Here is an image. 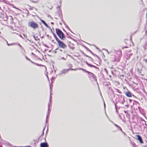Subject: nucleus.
I'll list each match as a JSON object with an SVG mask.
<instances>
[{"instance_id": "a19ab883", "label": "nucleus", "mask_w": 147, "mask_h": 147, "mask_svg": "<svg viewBox=\"0 0 147 147\" xmlns=\"http://www.w3.org/2000/svg\"><path fill=\"white\" fill-rule=\"evenodd\" d=\"M118 127L119 129H120V127H121L120 126H118V127Z\"/></svg>"}, {"instance_id": "3c124183", "label": "nucleus", "mask_w": 147, "mask_h": 147, "mask_svg": "<svg viewBox=\"0 0 147 147\" xmlns=\"http://www.w3.org/2000/svg\"><path fill=\"white\" fill-rule=\"evenodd\" d=\"M3 38V39H4L5 40V39H4V38Z\"/></svg>"}, {"instance_id": "09e8293b", "label": "nucleus", "mask_w": 147, "mask_h": 147, "mask_svg": "<svg viewBox=\"0 0 147 147\" xmlns=\"http://www.w3.org/2000/svg\"><path fill=\"white\" fill-rule=\"evenodd\" d=\"M105 70L106 71H107V70H106V69H105Z\"/></svg>"}, {"instance_id": "c85d7f7f", "label": "nucleus", "mask_w": 147, "mask_h": 147, "mask_svg": "<svg viewBox=\"0 0 147 147\" xmlns=\"http://www.w3.org/2000/svg\"><path fill=\"white\" fill-rule=\"evenodd\" d=\"M10 16L11 17L10 20H13V18L12 17V16Z\"/></svg>"}, {"instance_id": "864d4df0", "label": "nucleus", "mask_w": 147, "mask_h": 147, "mask_svg": "<svg viewBox=\"0 0 147 147\" xmlns=\"http://www.w3.org/2000/svg\"><path fill=\"white\" fill-rule=\"evenodd\" d=\"M104 105L105 107V104Z\"/></svg>"}, {"instance_id": "9d476101", "label": "nucleus", "mask_w": 147, "mask_h": 147, "mask_svg": "<svg viewBox=\"0 0 147 147\" xmlns=\"http://www.w3.org/2000/svg\"><path fill=\"white\" fill-rule=\"evenodd\" d=\"M50 29L51 30V32L52 34L54 36V37L56 39V40H57L58 39V38L57 37L56 35L53 32V31L51 29V28H50Z\"/></svg>"}, {"instance_id": "c03bdc74", "label": "nucleus", "mask_w": 147, "mask_h": 147, "mask_svg": "<svg viewBox=\"0 0 147 147\" xmlns=\"http://www.w3.org/2000/svg\"><path fill=\"white\" fill-rule=\"evenodd\" d=\"M51 87H52V86H51V85H50V88L51 89Z\"/></svg>"}, {"instance_id": "393cba45", "label": "nucleus", "mask_w": 147, "mask_h": 147, "mask_svg": "<svg viewBox=\"0 0 147 147\" xmlns=\"http://www.w3.org/2000/svg\"><path fill=\"white\" fill-rule=\"evenodd\" d=\"M92 67H94V68H98L96 66H95L94 65H92Z\"/></svg>"}, {"instance_id": "aec40b11", "label": "nucleus", "mask_w": 147, "mask_h": 147, "mask_svg": "<svg viewBox=\"0 0 147 147\" xmlns=\"http://www.w3.org/2000/svg\"><path fill=\"white\" fill-rule=\"evenodd\" d=\"M120 130L121 132L124 134H125V133H124L123 131L122 130V129H121V127H120V129H119Z\"/></svg>"}, {"instance_id": "6e6552de", "label": "nucleus", "mask_w": 147, "mask_h": 147, "mask_svg": "<svg viewBox=\"0 0 147 147\" xmlns=\"http://www.w3.org/2000/svg\"><path fill=\"white\" fill-rule=\"evenodd\" d=\"M136 136L138 138V139L139 141L140 142L141 144L143 143V142L141 136L139 135H137Z\"/></svg>"}, {"instance_id": "4be33fe9", "label": "nucleus", "mask_w": 147, "mask_h": 147, "mask_svg": "<svg viewBox=\"0 0 147 147\" xmlns=\"http://www.w3.org/2000/svg\"><path fill=\"white\" fill-rule=\"evenodd\" d=\"M103 49L105 50L106 51H107V53H108V54H109V52H108V51L106 49Z\"/></svg>"}, {"instance_id": "b1692460", "label": "nucleus", "mask_w": 147, "mask_h": 147, "mask_svg": "<svg viewBox=\"0 0 147 147\" xmlns=\"http://www.w3.org/2000/svg\"><path fill=\"white\" fill-rule=\"evenodd\" d=\"M49 104L48 105V114H49Z\"/></svg>"}, {"instance_id": "2f4dec72", "label": "nucleus", "mask_w": 147, "mask_h": 147, "mask_svg": "<svg viewBox=\"0 0 147 147\" xmlns=\"http://www.w3.org/2000/svg\"><path fill=\"white\" fill-rule=\"evenodd\" d=\"M19 36L20 37H22V35L21 34H19Z\"/></svg>"}, {"instance_id": "5701e85b", "label": "nucleus", "mask_w": 147, "mask_h": 147, "mask_svg": "<svg viewBox=\"0 0 147 147\" xmlns=\"http://www.w3.org/2000/svg\"><path fill=\"white\" fill-rule=\"evenodd\" d=\"M30 1L33 3H37V1H33L32 0H30Z\"/></svg>"}, {"instance_id": "ea45409f", "label": "nucleus", "mask_w": 147, "mask_h": 147, "mask_svg": "<svg viewBox=\"0 0 147 147\" xmlns=\"http://www.w3.org/2000/svg\"><path fill=\"white\" fill-rule=\"evenodd\" d=\"M72 66V65L71 64L70 65V68Z\"/></svg>"}, {"instance_id": "9b49d317", "label": "nucleus", "mask_w": 147, "mask_h": 147, "mask_svg": "<svg viewBox=\"0 0 147 147\" xmlns=\"http://www.w3.org/2000/svg\"><path fill=\"white\" fill-rule=\"evenodd\" d=\"M126 96L128 97H131V93L129 91L127 92L126 93Z\"/></svg>"}, {"instance_id": "20e7f679", "label": "nucleus", "mask_w": 147, "mask_h": 147, "mask_svg": "<svg viewBox=\"0 0 147 147\" xmlns=\"http://www.w3.org/2000/svg\"><path fill=\"white\" fill-rule=\"evenodd\" d=\"M86 72L88 73V76L89 78L92 77L93 79L96 80V76L93 73L87 71Z\"/></svg>"}, {"instance_id": "f704fd0d", "label": "nucleus", "mask_w": 147, "mask_h": 147, "mask_svg": "<svg viewBox=\"0 0 147 147\" xmlns=\"http://www.w3.org/2000/svg\"><path fill=\"white\" fill-rule=\"evenodd\" d=\"M14 7L15 8L17 9H19V10H20V9H18V8H16V7Z\"/></svg>"}, {"instance_id": "58836bf2", "label": "nucleus", "mask_w": 147, "mask_h": 147, "mask_svg": "<svg viewBox=\"0 0 147 147\" xmlns=\"http://www.w3.org/2000/svg\"><path fill=\"white\" fill-rule=\"evenodd\" d=\"M131 50L130 49L128 51L129 52H131Z\"/></svg>"}, {"instance_id": "7ed1b4c3", "label": "nucleus", "mask_w": 147, "mask_h": 147, "mask_svg": "<svg viewBox=\"0 0 147 147\" xmlns=\"http://www.w3.org/2000/svg\"><path fill=\"white\" fill-rule=\"evenodd\" d=\"M59 47L63 49H65L66 47L67 46L63 42L60 41L59 39L57 40Z\"/></svg>"}, {"instance_id": "c9c22d12", "label": "nucleus", "mask_w": 147, "mask_h": 147, "mask_svg": "<svg viewBox=\"0 0 147 147\" xmlns=\"http://www.w3.org/2000/svg\"><path fill=\"white\" fill-rule=\"evenodd\" d=\"M127 47H122V49H123L124 48H127Z\"/></svg>"}, {"instance_id": "de8ad7c7", "label": "nucleus", "mask_w": 147, "mask_h": 147, "mask_svg": "<svg viewBox=\"0 0 147 147\" xmlns=\"http://www.w3.org/2000/svg\"><path fill=\"white\" fill-rule=\"evenodd\" d=\"M48 117V116L47 115V118Z\"/></svg>"}, {"instance_id": "e433bc0d", "label": "nucleus", "mask_w": 147, "mask_h": 147, "mask_svg": "<svg viewBox=\"0 0 147 147\" xmlns=\"http://www.w3.org/2000/svg\"><path fill=\"white\" fill-rule=\"evenodd\" d=\"M51 24H53V25L54 24V23L53 22H51Z\"/></svg>"}, {"instance_id": "72a5a7b5", "label": "nucleus", "mask_w": 147, "mask_h": 147, "mask_svg": "<svg viewBox=\"0 0 147 147\" xmlns=\"http://www.w3.org/2000/svg\"><path fill=\"white\" fill-rule=\"evenodd\" d=\"M33 37H34V38L35 39V40H36V36H33Z\"/></svg>"}, {"instance_id": "a211bd4d", "label": "nucleus", "mask_w": 147, "mask_h": 147, "mask_svg": "<svg viewBox=\"0 0 147 147\" xmlns=\"http://www.w3.org/2000/svg\"><path fill=\"white\" fill-rule=\"evenodd\" d=\"M144 61L146 63H147V59H144Z\"/></svg>"}, {"instance_id": "c756f323", "label": "nucleus", "mask_w": 147, "mask_h": 147, "mask_svg": "<svg viewBox=\"0 0 147 147\" xmlns=\"http://www.w3.org/2000/svg\"><path fill=\"white\" fill-rule=\"evenodd\" d=\"M114 125H115V126H116V127H118V126L117 125V124H114Z\"/></svg>"}, {"instance_id": "7c9ffc66", "label": "nucleus", "mask_w": 147, "mask_h": 147, "mask_svg": "<svg viewBox=\"0 0 147 147\" xmlns=\"http://www.w3.org/2000/svg\"><path fill=\"white\" fill-rule=\"evenodd\" d=\"M124 112L125 113H128V112H127V111H124Z\"/></svg>"}, {"instance_id": "423d86ee", "label": "nucleus", "mask_w": 147, "mask_h": 147, "mask_svg": "<svg viewBox=\"0 0 147 147\" xmlns=\"http://www.w3.org/2000/svg\"><path fill=\"white\" fill-rule=\"evenodd\" d=\"M69 70H70V69H63L60 72V74L61 75L63 74L66 73Z\"/></svg>"}, {"instance_id": "f8f14e48", "label": "nucleus", "mask_w": 147, "mask_h": 147, "mask_svg": "<svg viewBox=\"0 0 147 147\" xmlns=\"http://www.w3.org/2000/svg\"><path fill=\"white\" fill-rule=\"evenodd\" d=\"M120 60V57H118L117 58L115 59L114 61H116L117 62H119Z\"/></svg>"}, {"instance_id": "8fccbe9b", "label": "nucleus", "mask_w": 147, "mask_h": 147, "mask_svg": "<svg viewBox=\"0 0 147 147\" xmlns=\"http://www.w3.org/2000/svg\"><path fill=\"white\" fill-rule=\"evenodd\" d=\"M46 122H47V119H46Z\"/></svg>"}, {"instance_id": "2eb2a0df", "label": "nucleus", "mask_w": 147, "mask_h": 147, "mask_svg": "<svg viewBox=\"0 0 147 147\" xmlns=\"http://www.w3.org/2000/svg\"><path fill=\"white\" fill-rule=\"evenodd\" d=\"M86 64L88 66L90 67H92V65L91 64L88 63V62H86Z\"/></svg>"}, {"instance_id": "a878e982", "label": "nucleus", "mask_w": 147, "mask_h": 147, "mask_svg": "<svg viewBox=\"0 0 147 147\" xmlns=\"http://www.w3.org/2000/svg\"><path fill=\"white\" fill-rule=\"evenodd\" d=\"M70 70H76V69H74L72 68H71V67H70Z\"/></svg>"}, {"instance_id": "412c9836", "label": "nucleus", "mask_w": 147, "mask_h": 147, "mask_svg": "<svg viewBox=\"0 0 147 147\" xmlns=\"http://www.w3.org/2000/svg\"><path fill=\"white\" fill-rule=\"evenodd\" d=\"M66 26V27L68 28V30H70L71 32V30L67 26Z\"/></svg>"}, {"instance_id": "79ce46f5", "label": "nucleus", "mask_w": 147, "mask_h": 147, "mask_svg": "<svg viewBox=\"0 0 147 147\" xmlns=\"http://www.w3.org/2000/svg\"><path fill=\"white\" fill-rule=\"evenodd\" d=\"M62 59H64V60H65V59H64V57H62Z\"/></svg>"}, {"instance_id": "5fc2aeb1", "label": "nucleus", "mask_w": 147, "mask_h": 147, "mask_svg": "<svg viewBox=\"0 0 147 147\" xmlns=\"http://www.w3.org/2000/svg\"><path fill=\"white\" fill-rule=\"evenodd\" d=\"M26 58L27 59H28V58H27V57H26Z\"/></svg>"}, {"instance_id": "ddd939ff", "label": "nucleus", "mask_w": 147, "mask_h": 147, "mask_svg": "<svg viewBox=\"0 0 147 147\" xmlns=\"http://www.w3.org/2000/svg\"><path fill=\"white\" fill-rule=\"evenodd\" d=\"M78 70H83L85 72H87V71L84 69H83V68H79V69H78Z\"/></svg>"}, {"instance_id": "39448f33", "label": "nucleus", "mask_w": 147, "mask_h": 147, "mask_svg": "<svg viewBox=\"0 0 147 147\" xmlns=\"http://www.w3.org/2000/svg\"><path fill=\"white\" fill-rule=\"evenodd\" d=\"M132 53L128 54L127 53H126L125 55V57L127 60H128L130 58L131 56H132Z\"/></svg>"}, {"instance_id": "4c0bfd02", "label": "nucleus", "mask_w": 147, "mask_h": 147, "mask_svg": "<svg viewBox=\"0 0 147 147\" xmlns=\"http://www.w3.org/2000/svg\"><path fill=\"white\" fill-rule=\"evenodd\" d=\"M28 60L30 61L31 62H32L31 60H30V59H28Z\"/></svg>"}, {"instance_id": "603ef678", "label": "nucleus", "mask_w": 147, "mask_h": 147, "mask_svg": "<svg viewBox=\"0 0 147 147\" xmlns=\"http://www.w3.org/2000/svg\"><path fill=\"white\" fill-rule=\"evenodd\" d=\"M19 46H20V47H21V45H19Z\"/></svg>"}, {"instance_id": "f3484780", "label": "nucleus", "mask_w": 147, "mask_h": 147, "mask_svg": "<svg viewBox=\"0 0 147 147\" xmlns=\"http://www.w3.org/2000/svg\"><path fill=\"white\" fill-rule=\"evenodd\" d=\"M6 41V42H7V45H8V46H9V45H13V44H12V43H11V44H9L8 43V42H7V41Z\"/></svg>"}, {"instance_id": "0eeeda50", "label": "nucleus", "mask_w": 147, "mask_h": 147, "mask_svg": "<svg viewBox=\"0 0 147 147\" xmlns=\"http://www.w3.org/2000/svg\"><path fill=\"white\" fill-rule=\"evenodd\" d=\"M40 147H48V145L46 142L41 143L40 144Z\"/></svg>"}, {"instance_id": "6ab92c4d", "label": "nucleus", "mask_w": 147, "mask_h": 147, "mask_svg": "<svg viewBox=\"0 0 147 147\" xmlns=\"http://www.w3.org/2000/svg\"><path fill=\"white\" fill-rule=\"evenodd\" d=\"M120 130L121 132L124 134H125V133H124L123 131L122 130V129H121V127H120V129H119Z\"/></svg>"}, {"instance_id": "dca6fc26", "label": "nucleus", "mask_w": 147, "mask_h": 147, "mask_svg": "<svg viewBox=\"0 0 147 147\" xmlns=\"http://www.w3.org/2000/svg\"><path fill=\"white\" fill-rule=\"evenodd\" d=\"M51 98H52V97L51 96V95H50V102L51 103Z\"/></svg>"}, {"instance_id": "473e14b6", "label": "nucleus", "mask_w": 147, "mask_h": 147, "mask_svg": "<svg viewBox=\"0 0 147 147\" xmlns=\"http://www.w3.org/2000/svg\"><path fill=\"white\" fill-rule=\"evenodd\" d=\"M24 36L25 37H26L27 36L25 34H24Z\"/></svg>"}, {"instance_id": "f257e3e1", "label": "nucleus", "mask_w": 147, "mask_h": 147, "mask_svg": "<svg viewBox=\"0 0 147 147\" xmlns=\"http://www.w3.org/2000/svg\"><path fill=\"white\" fill-rule=\"evenodd\" d=\"M56 32L59 37L62 40H64L65 38V36L63 32L58 28L56 29Z\"/></svg>"}, {"instance_id": "cd10ccee", "label": "nucleus", "mask_w": 147, "mask_h": 147, "mask_svg": "<svg viewBox=\"0 0 147 147\" xmlns=\"http://www.w3.org/2000/svg\"><path fill=\"white\" fill-rule=\"evenodd\" d=\"M115 109H116V111L117 112V107H116V105L115 104Z\"/></svg>"}, {"instance_id": "1a4fd4ad", "label": "nucleus", "mask_w": 147, "mask_h": 147, "mask_svg": "<svg viewBox=\"0 0 147 147\" xmlns=\"http://www.w3.org/2000/svg\"><path fill=\"white\" fill-rule=\"evenodd\" d=\"M45 25L47 28L50 29V27H49L45 22L42 20H40Z\"/></svg>"}, {"instance_id": "a18cd8bd", "label": "nucleus", "mask_w": 147, "mask_h": 147, "mask_svg": "<svg viewBox=\"0 0 147 147\" xmlns=\"http://www.w3.org/2000/svg\"><path fill=\"white\" fill-rule=\"evenodd\" d=\"M51 87H52V86H51V85H50V88L51 89Z\"/></svg>"}, {"instance_id": "f03ea898", "label": "nucleus", "mask_w": 147, "mask_h": 147, "mask_svg": "<svg viewBox=\"0 0 147 147\" xmlns=\"http://www.w3.org/2000/svg\"><path fill=\"white\" fill-rule=\"evenodd\" d=\"M28 26L34 29H36L38 28V24L33 21L28 22Z\"/></svg>"}, {"instance_id": "4468645a", "label": "nucleus", "mask_w": 147, "mask_h": 147, "mask_svg": "<svg viewBox=\"0 0 147 147\" xmlns=\"http://www.w3.org/2000/svg\"><path fill=\"white\" fill-rule=\"evenodd\" d=\"M55 78V77H53L52 78H51V83H53V80L54 81V79Z\"/></svg>"}, {"instance_id": "37998d69", "label": "nucleus", "mask_w": 147, "mask_h": 147, "mask_svg": "<svg viewBox=\"0 0 147 147\" xmlns=\"http://www.w3.org/2000/svg\"><path fill=\"white\" fill-rule=\"evenodd\" d=\"M131 101H132V100H131V99H130L129 100V101L130 102H131Z\"/></svg>"}, {"instance_id": "bb28decb", "label": "nucleus", "mask_w": 147, "mask_h": 147, "mask_svg": "<svg viewBox=\"0 0 147 147\" xmlns=\"http://www.w3.org/2000/svg\"><path fill=\"white\" fill-rule=\"evenodd\" d=\"M90 59V60L92 61H93V59L92 58H90V57H89Z\"/></svg>"}, {"instance_id": "49530a36", "label": "nucleus", "mask_w": 147, "mask_h": 147, "mask_svg": "<svg viewBox=\"0 0 147 147\" xmlns=\"http://www.w3.org/2000/svg\"><path fill=\"white\" fill-rule=\"evenodd\" d=\"M60 8V7L59 6H58L57 7V8Z\"/></svg>"}]
</instances>
